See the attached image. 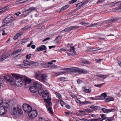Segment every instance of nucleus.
I'll use <instances>...</instances> for the list:
<instances>
[{
	"instance_id": "4468645a",
	"label": "nucleus",
	"mask_w": 121,
	"mask_h": 121,
	"mask_svg": "<svg viewBox=\"0 0 121 121\" xmlns=\"http://www.w3.org/2000/svg\"><path fill=\"white\" fill-rule=\"evenodd\" d=\"M6 112V110L4 107L2 106L0 107V115L5 114Z\"/></svg>"
},
{
	"instance_id": "b1692460",
	"label": "nucleus",
	"mask_w": 121,
	"mask_h": 121,
	"mask_svg": "<svg viewBox=\"0 0 121 121\" xmlns=\"http://www.w3.org/2000/svg\"><path fill=\"white\" fill-rule=\"evenodd\" d=\"M114 99V98L112 97H110L108 96L107 98L105 99V101L106 102H108L109 101H113Z\"/></svg>"
},
{
	"instance_id": "7ed1b4c3",
	"label": "nucleus",
	"mask_w": 121,
	"mask_h": 121,
	"mask_svg": "<svg viewBox=\"0 0 121 121\" xmlns=\"http://www.w3.org/2000/svg\"><path fill=\"white\" fill-rule=\"evenodd\" d=\"M13 17L12 16H9L6 17L3 21L4 23H6L4 25V26H9L11 24V22L13 21Z\"/></svg>"
},
{
	"instance_id": "338daca9",
	"label": "nucleus",
	"mask_w": 121,
	"mask_h": 121,
	"mask_svg": "<svg viewBox=\"0 0 121 121\" xmlns=\"http://www.w3.org/2000/svg\"><path fill=\"white\" fill-rule=\"evenodd\" d=\"M3 82V79L1 78H0V84H2Z\"/></svg>"
},
{
	"instance_id": "412c9836",
	"label": "nucleus",
	"mask_w": 121,
	"mask_h": 121,
	"mask_svg": "<svg viewBox=\"0 0 121 121\" xmlns=\"http://www.w3.org/2000/svg\"><path fill=\"white\" fill-rule=\"evenodd\" d=\"M8 55H3L0 56V62L2 61L5 59L8 56Z\"/></svg>"
},
{
	"instance_id": "aec40b11",
	"label": "nucleus",
	"mask_w": 121,
	"mask_h": 121,
	"mask_svg": "<svg viewBox=\"0 0 121 121\" xmlns=\"http://www.w3.org/2000/svg\"><path fill=\"white\" fill-rule=\"evenodd\" d=\"M16 102L17 101L15 99L12 100L9 102L8 103L9 105L10 106H11L14 105L16 103Z\"/></svg>"
},
{
	"instance_id": "0eeeda50",
	"label": "nucleus",
	"mask_w": 121,
	"mask_h": 121,
	"mask_svg": "<svg viewBox=\"0 0 121 121\" xmlns=\"http://www.w3.org/2000/svg\"><path fill=\"white\" fill-rule=\"evenodd\" d=\"M72 72H73L76 73L78 72L79 73H82L84 74L86 73H87L88 71L86 69H82L80 68H78L76 70L74 69H73L71 71Z\"/></svg>"
},
{
	"instance_id": "f8f14e48",
	"label": "nucleus",
	"mask_w": 121,
	"mask_h": 121,
	"mask_svg": "<svg viewBox=\"0 0 121 121\" xmlns=\"http://www.w3.org/2000/svg\"><path fill=\"white\" fill-rule=\"evenodd\" d=\"M67 50L71 52L76 53V52L74 50L75 48L74 46H71L70 44H68L67 46Z\"/></svg>"
},
{
	"instance_id": "c03bdc74",
	"label": "nucleus",
	"mask_w": 121,
	"mask_h": 121,
	"mask_svg": "<svg viewBox=\"0 0 121 121\" xmlns=\"http://www.w3.org/2000/svg\"><path fill=\"white\" fill-rule=\"evenodd\" d=\"M100 119H101V118H96V119H90V121H98Z\"/></svg>"
},
{
	"instance_id": "c85d7f7f",
	"label": "nucleus",
	"mask_w": 121,
	"mask_h": 121,
	"mask_svg": "<svg viewBox=\"0 0 121 121\" xmlns=\"http://www.w3.org/2000/svg\"><path fill=\"white\" fill-rule=\"evenodd\" d=\"M107 96V95L105 93H103L101 94L100 97V99H104Z\"/></svg>"
},
{
	"instance_id": "bb28decb",
	"label": "nucleus",
	"mask_w": 121,
	"mask_h": 121,
	"mask_svg": "<svg viewBox=\"0 0 121 121\" xmlns=\"http://www.w3.org/2000/svg\"><path fill=\"white\" fill-rule=\"evenodd\" d=\"M90 107L91 108L93 109L94 110H100V107L98 106H95L94 105H91L90 106Z\"/></svg>"
},
{
	"instance_id": "ea45409f",
	"label": "nucleus",
	"mask_w": 121,
	"mask_h": 121,
	"mask_svg": "<svg viewBox=\"0 0 121 121\" xmlns=\"http://www.w3.org/2000/svg\"><path fill=\"white\" fill-rule=\"evenodd\" d=\"M78 112L80 113V114H81V116L86 115V113L84 111L79 110L78 111Z\"/></svg>"
},
{
	"instance_id": "20e7f679",
	"label": "nucleus",
	"mask_w": 121,
	"mask_h": 121,
	"mask_svg": "<svg viewBox=\"0 0 121 121\" xmlns=\"http://www.w3.org/2000/svg\"><path fill=\"white\" fill-rule=\"evenodd\" d=\"M42 95L43 98L44 99V102L46 103L51 102V99L49 98V93L47 90L44 91Z\"/></svg>"
},
{
	"instance_id": "5fc2aeb1",
	"label": "nucleus",
	"mask_w": 121,
	"mask_h": 121,
	"mask_svg": "<svg viewBox=\"0 0 121 121\" xmlns=\"http://www.w3.org/2000/svg\"><path fill=\"white\" fill-rule=\"evenodd\" d=\"M98 96H97L96 97H90V99L91 100H95L96 99H97V97H98Z\"/></svg>"
},
{
	"instance_id": "a211bd4d",
	"label": "nucleus",
	"mask_w": 121,
	"mask_h": 121,
	"mask_svg": "<svg viewBox=\"0 0 121 121\" xmlns=\"http://www.w3.org/2000/svg\"><path fill=\"white\" fill-rule=\"evenodd\" d=\"M33 85L36 88L38 89V90L39 89L42 88V86L39 83L37 82H35L33 83Z\"/></svg>"
},
{
	"instance_id": "de8ad7c7",
	"label": "nucleus",
	"mask_w": 121,
	"mask_h": 121,
	"mask_svg": "<svg viewBox=\"0 0 121 121\" xmlns=\"http://www.w3.org/2000/svg\"><path fill=\"white\" fill-rule=\"evenodd\" d=\"M76 102L78 103L82 104V102H81L80 100L79 99H76Z\"/></svg>"
},
{
	"instance_id": "393cba45",
	"label": "nucleus",
	"mask_w": 121,
	"mask_h": 121,
	"mask_svg": "<svg viewBox=\"0 0 121 121\" xmlns=\"http://www.w3.org/2000/svg\"><path fill=\"white\" fill-rule=\"evenodd\" d=\"M22 34V32L18 33H17L14 36L13 39L14 40H16Z\"/></svg>"
},
{
	"instance_id": "3c124183",
	"label": "nucleus",
	"mask_w": 121,
	"mask_h": 121,
	"mask_svg": "<svg viewBox=\"0 0 121 121\" xmlns=\"http://www.w3.org/2000/svg\"><path fill=\"white\" fill-rule=\"evenodd\" d=\"M60 103L61 106L63 107V105L65 104V103L64 101L61 100H60Z\"/></svg>"
},
{
	"instance_id": "864d4df0",
	"label": "nucleus",
	"mask_w": 121,
	"mask_h": 121,
	"mask_svg": "<svg viewBox=\"0 0 121 121\" xmlns=\"http://www.w3.org/2000/svg\"><path fill=\"white\" fill-rule=\"evenodd\" d=\"M85 112H87L88 113H89L91 111V110L89 109H85Z\"/></svg>"
},
{
	"instance_id": "a18cd8bd",
	"label": "nucleus",
	"mask_w": 121,
	"mask_h": 121,
	"mask_svg": "<svg viewBox=\"0 0 121 121\" xmlns=\"http://www.w3.org/2000/svg\"><path fill=\"white\" fill-rule=\"evenodd\" d=\"M56 96L58 97L59 99H60L61 98V96L60 94L58 93H56Z\"/></svg>"
},
{
	"instance_id": "37998d69",
	"label": "nucleus",
	"mask_w": 121,
	"mask_h": 121,
	"mask_svg": "<svg viewBox=\"0 0 121 121\" xmlns=\"http://www.w3.org/2000/svg\"><path fill=\"white\" fill-rule=\"evenodd\" d=\"M83 5V3L82 2H81L78 3L76 4V7H79Z\"/></svg>"
},
{
	"instance_id": "09e8293b",
	"label": "nucleus",
	"mask_w": 121,
	"mask_h": 121,
	"mask_svg": "<svg viewBox=\"0 0 121 121\" xmlns=\"http://www.w3.org/2000/svg\"><path fill=\"white\" fill-rule=\"evenodd\" d=\"M91 102L88 101H86L85 102H82V104H88L89 103H91Z\"/></svg>"
},
{
	"instance_id": "680f3d73",
	"label": "nucleus",
	"mask_w": 121,
	"mask_h": 121,
	"mask_svg": "<svg viewBox=\"0 0 121 121\" xmlns=\"http://www.w3.org/2000/svg\"><path fill=\"white\" fill-rule=\"evenodd\" d=\"M98 39L100 40H104L105 39V38H103L102 37H99L98 38Z\"/></svg>"
},
{
	"instance_id": "0e129e2a",
	"label": "nucleus",
	"mask_w": 121,
	"mask_h": 121,
	"mask_svg": "<svg viewBox=\"0 0 121 121\" xmlns=\"http://www.w3.org/2000/svg\"><path fill=\"white\" fill-rule=\"evenodd\" d=\"M65 107L68 109H69L71 108L70 106L69 105H66Z\"/></svg>"
},
{
	"instance_id": "f257e3e1",
	"label": "nucleus",
	"mask_w": 121,
	"mask_h": 121,
	"mask_svg": "<svg viewBox=\"0 0 121 121\" xmlns=\"http://www.w3.org/2000/svg\"><path fill=\"white\" fill-rule=\"evenodd\" d=\"M12 75L15 78V83L19 87L21 86L23 84L24 79L23 80V78L19 74L13 73Z\"/></svg>"
},
{
	"instance_id": "72a5a7b5",
	"label": "nucleus",
	"mask_w": 121,
	"mask_h": 121,
	"mask_svg": "<svg viewBox=\"0 0 121 121\" xmlns=\"http://www.w3.org/2000/svg\"><path fill=\"white\" fill-rule=\"evenodd\" d=\"M69 5H66L62 7L60 10V12H61L68 8L69 7Z\"/></svg>"
},
{
	"instance_id": "052dcab7",
	"label": "nucleus",
	"mask_w": 121,
	"mask_h": 121,
	"mask_svg": "<svg viewBox=\"0 0 121 121\" xmlns=\"http://www.w3.org/2000/svg\"><path fill=\"white\" fill-rule=\"evenodd\" d=\"M105 0H98L97 2V4H98L104 1Z\"/></svg>"
},
{
	"instance_id": "c756f323",
	"label": "nucleus",
	"mask_w": 121,
	"mask_h": 121,
	"mask_svg": "<svg viewBox=\"0 0 121 121\" xmlns=\"http://www.w3.org/2000/svg\"><path fill=\"white\" fill-rule=\"evenodd\" d=\"M66 72L64 71H60L57 73L55 74V76H57L59 75H61L64 73H66Z\"/></svg>"
},
{
	"instance_id": "4be33fe9",
	"label": "nucleus",
	"mask_w": 121,
	"mask_h": 121,
	"mask_svg": "<svg viewBox=\"0 0 121 121\" xmlns=\"http://www.w3.org/2000/svg\"><path fill=\"white\" fill-rule=\"evenodd\" d=\"M36 9V7H31L26 10L25 12H28V13H29L31 12V11L35 10Z\"/></svg>"
},
{
	"instance_id": "5701e85b",
	"label": "nucleus",
	"mask_w": 121,
	"mask_h": 121,
	"mask_svg": "<svg viewBox=\"0 0 121 121\" xmlns=\"http://www.w3.org/2000/svg\"><path fill=\"white\" fill-rule=\"evenodd\" d=\"M101 49V48H94L92 47V49H91L89 50H86V51L87 52H90L92 51H98Z\"/></svg>"
},
{
	"instance_id": "e433bc0d",
	"label": "nucleus",
	"mask_w": 121,
	"mask_h": 121,
	"mask_svg": "<svg viewBox=\"0 0 121 121\" xmlns=\"http://www.w3.org/2000/svg\"><path fill=\"white\" fill-rule=\"evenodd\" d=\"M31 27V26L30 25H27L25 27H24L22 29V30H27L28 29L30 28Z\"/></svg>"
},
{
	"instance_id": "f03ea898",
	"label": "nucleus",
	"mask_w": 121,
	"mask_h": 121,
	"mask_svg": "<svg viewBox=\"0 0 121 121\" xmlns=\"http://www.w3.org/2000/svg\"><path fill=\"white\" fill-rule=\"evenodd\" d=\"M36 79L40 81L41 82H44L47 79V76L45 74H41L39 73H35V75Z\"/></svg>"
},
{
	"instance_id": "2eb2a0df",
	"label": "nucleus",
	"mask_w": 121,
	"mask_h": 121,
	"mask_svg": "<svg viewBox=\"0 0 121 121\" xmlns=\"http://www.w3.org/2000/svg\"><path fill=\"white\" fill-rule=\"evenodd\" d=\"M31 82V80L28 78H26L25 82V87L28 88L29 86V84Z\"/></svg>"
},
{
	"instance_id": "bf43d9fd",
	"label": "nucleus",
	"mask_w": 121,
	"mask_h": 121,
	"mask_svg": "<svg viewBox=\"0 0 121 121\" xmlns=\"http://www.w3.org/2000/svg\"><path fill=\"white\" fill-rule=\"evenodd\" d=\"M45 119L42 117L39 118V121H45Z\"/></svg>"
},
{
	"instance_id": "cd10ccee",
	"label": "nucleus",
	"mask_w": 121,
	"mask_h": 121,
	"mask_svg": "<svg viewBox=\"0 0 121 121\" xmlns=\"http://www.w3.org/2000/svg\"><path fill=\"white\" fill-rule=\"evenodd\" d=\"M83 91H85L86 93H89L91 91V88L87 89L86 87H85L83 88Z\"/></svg>"
},
{
	"instance_id": "ddd939ff",
	"label": "nucleus",
	"mask_w": 121,
	"mask_h": 121,
	"mask_svg": "<svg viewBox=\"0 0 121 121\" xmlns=\"http://www.w3.org/2000/svg\"><path fill=\"white\" fill-rule=\"evenodd\" d=\"M101 110L104 113H107L112 112H114L115 111V109L114 108H111L109 109H106L105 108H102Z\"/></svg>"
},
{
	"instance_id": "9b49d317",
	"label": "nucleus",
	"mask_w": 121,
	"mask_h": 121,
	"mask_svg": "<svg viewBox=\"0 0 121 121\" xmlns=\"http://www.w3.org/2000/svg\"><path fill=\"white\" fill-rule=\"evenodd\" d=\"M30 64L25 65L20 64L19 65V66L21 67H24L25 68L28 67V66H30L31 65H36L37 63L36 62H34V61H30L29 63Z\"/></svg>"
},
{
	"instance_id": "39448f33",
	"label": "nucleus",
	"mask_w": 121,
	"mask_h": 121,
	"mask_svg": "<svg viewBox=\"0 0 121 121\" xmlns=\"http://www.w3.org/2000/svg\"><path fill=\"white\" fill-rule=\"evenodd\" d=\"M23 108L24 111L28 113H30L32 110L31 106L29 105L26 104H24L23 105Z\"/></svg>"
},
{
	"instance_id": "58836bf2",
	"label": "nucleus",
	"mask_w": 121,
	"mask_h": 121,
	"mask_svg": "<svg viewBox=\"0 0 121 121\" xmlns=\"http://www.w3.org/2000/svg\"><path fill=\"white\" fill-rule=\"evenodd\" d=\"M120 2V1L116 3H114L113 2H112L109 4L108 5H110L111 6H115V5H117V4Z\"/></svg>"
},
{
	"instance_id": "4c0bfd02",
	"label": "nucleus",
	"mask_w": 121,
	"mask_h": 121,
	"mask_svg": "<svg viewBox=\"0 0 121 121\" xmlns=\"http://www.w3.org/2000/svg\"><path fill=\"white\" fill-rule=\"evenodd\" d=\"M108 76V75H99L97 76L98 77L102 78L104 79L106 78Z\"/></svg>"
},
{
	"instance_id": "4d7b16f0",
	"label": "nucleus",
	"mask_w": 121,
	"mask_h": 121,
	"mask_svg": "<svg viewBox=\"0 0 121 121\" xmlns=\"http://www.w3.org/2000/svg\"><path fill=\"white\" fill-rule=\"evenodd\" d=\"M33 43V41H30V43L27 45V46L28 47H30L31 45Z\"/></svg>"
},
{
	"instance_id": "a19ab883",
	"label": "nucleus",
	"mask_w": 121,
	"mask_h": 121,
	"mask_svg": "<svg viewBox=\"0 0 121 121\" xmlns=\"http://www.w3.org/2000/svg\"><path fill=\"white\" fill-rule=\"evenodd\" d=\"M105 84V83H104L101 84H98V85L95 84L94 85V86H95L96 87H98L100 88V87H101V86L102 85H104Z\"/></svg>"
},
{
	"instance_id": "7c9ffc66",
	"label": "nucleus",
	"mask_w": 121,
	"mask_h": 121,
	"mask_svg": "<svg viewBox=\"0 0 121 121\" xmlns=\"http://www.w3.org/2000/svg\"><path fill=\"white\" fill-rule=\"evenodd\" d=\"M82 63L85 65H90L91 63L88 60H86L83 61L82 62Z\"/></svg>"
},
{
	"instance_id": "8fccbe9b",
	"label": "nucleus",
	"mask_w": 121,
	"mask_h": 121,
	"mask_svg": "<svg viewBox=\"0 0 121 121\" xmlns=\"http://www.w3.org/2000/svg\"><path fill=\"white\" fill-rule=\"evenodd\" d=\"M18 113L20 114H22L23 112L22 111V110L20 109H18Z\"/></svg>"
},
{
	"instance_id": "473e14b6",
	"label": "nucleus",
	"mask_w": 121,
	"mask_h": 121,
	"mask_svg": "<svg viewBox=\"0 0 121 121\" xmlns=\"http://www.w3.org/2000/svg\"><path fill=\"white\" fill-rule=\"evenodd\" d=\"M21 51V50H20V49H17L12 54V55L15 56L17 54L19 53Z\"/></svg>"
},
{
	"instance_id": "6e6d98bb",
	"label": "nucleus",
	"mask_w": 121,
	"mask_h": 121,
	"mask_svg": "<svg viewBox=\"0 0 121 121\" xmlns=\"http://www.w3.org/2000/svg\"><path fill=\"white\" fill-rule=\"evenodd\" d=\"M77 82L79 84H80L82 82V81L80 79H78L77 80Z\"/></svg>"
},
{
	"instance_id": "6e6552de",
	"label": "nucleus",
	"mask_w": 121,
	"mask_h": 121,
	"mask_svg": "<svg viewBox=\"0 0 121 121\" xmlns=\"http://www.w3.org/2000/svg\"><path fill=\"white\" fill-rule=\"evenodd\" d=\"M29 113V116L31 118H35L37 115V111L34 110H32L31 112Z\"/></svg>"
},
{
	"instance_id": "79ce46f5",
	"label": "nucleus",
	"mask_w": 121,
	"mask_h": 121,
	"mask_svg": "<svg viewBox=\"0 0 121 121\" xmlns=\"http://www.w3.org/2000/svg\"><path fill=\"white\" fill-rule=\"evenodd\" d=\"M30 61H29L28 60H25L24 61V63L25 64H30L29 63L30 62Z\"/></svg>"
},
{
	"instance_id": "49530a36",
	"label": "nucleus",
	"mask_w": 121,
	"mask_h": 121,
	"mask_svg": "<svg viewBox=\"0 0 121 121\" xmlns=\"http://www.w3.org/2000/svg\"><path fill=\"white\" fill-rule=\"evenodd\" d=\"M31 55V54H30L29 55H27L26 56V59H30L31 57L30 55Z\"/></svg>"
},
{
	"instance_id": "c9c22d12",
	"label": "nucleus",
	"mask_w": 121,
	"mask_h": 121,
	"mask_svg": "<svg viewBox=\"0 0 121 121\" xmlns=\"http://www.w3.org/2000/svg\"><path fill=\"white\" fill-rule=\"evenodd\" d=\"M38 89V93L40 96H41L43 94L44 91L43 89H41V88L39 89Z\"/></svg>"
},
{
	"instance_id": "9d476101",
	"label": "nucleus",
	"mask_w": 121,
	"mask_h": 121,
	"mask_svg": "<svg viewBox=\"0 0 121 121\" xmlns=\"http://www.w3.org/2000/svg\"><path fill=\"white\" fill-rule=\"evenodd\" d=\"M79 27V26H71L66 28L62 31H64L66 32H69L71 30L75 29Z\"/></svg>"
},
{
	"instance_id": "423d86ee",
	"label": "nucleus",
	"mask_w": 121,
	"mask_h": 121,
	"mask_svg": "<svg viewBox=\"0 0 121 121\" xmlns=\"http://www.w3.org/2000/svg\"><path fill=\"white\" fill-rule=\"evenodd\" d=\"M4 78L7 82H15V80L14 77L12 76H4Z\"/></svg>"
},
{
	"instance_id": "e2e57ef3",
	"label": "nucleus",
	"mask_w": 121,
	"mask_h": 121,
	"mask_svg": "<svg viewBox=\"0 0 121 121\" xmlns=\"http://www.w3.org/2000/svg\"><path fill=\"white\" fill-rule=\"evenodd\" d=\"M61 80L63 81H65L66 78L64 77H61L60 78Z\"/></svg>"
},
{
	"instance_id": "f3484780",
	"label": "nucleus",
	"mask_w": 121,
	"mask_h": 121,
	"mask_svg": "<svg viewBox=\"0 0 121 121\" xmlns=\"http://www.w3.org/2000/svg\"><path fill=\"white\" fill-rule=\"evenodd\" d=\"M30 91L32 93H35L38 91V89L34 86H30L29 88Z\"/></svg>"
},
{
	"instance_id": "13d9d810",
	"label": "nucleus",
	"mask_w": 121,
	"mask_h": 121,
	"mask_svg": "<svg viewBox=\"0 0 121 121\" xmlns=\"http://www.w3.org/2000/svg\"><path fill=\"white\" fill-rule=\"evenodd\" d=\"M50 39V38L49 37H48L47 38L45 39H44L42 41L43 42H44V41H46L48 40H49Z\"/></svg>"
},
{
	"instance_id": "1a4fd4ad",
	"label": "nucleus",
	"mask_w": 121,
	"mask_h": 121,
	"mask_svg": "<svg viewBox=\"0 0 121 121\" xmlns=\"http://www.w3.org/2000/svg\"><path fill=\"white\" fill-rule=\"evenodd\" d=\"M46 107L48 110L49 111L50 114H53V111L52 108L51 107V102L46 103Z\"/></svg>"
},
{
	"instance_id": "69168bd1",
	"label": "nucleus",
	"mask_w": 121,
	"mask_h": 121,
	"mask_svg": "<svg viewBox=\"0 0 121 121\" xmlns=\"http://www.w3.org/2000/svg\"><path fill=\"white\" fill-rule=\"evenodd\" d=\"M103 60L102 59H96L95 60L97 62H98L101 61V60Z\"/></svg>"
},
{
	"instance_id": "603ef678",
	"label": "nucleus",
	"mask_w": 121,
	"mask_h": 121,
	"mask_svg": "<svg viewBox=\"0 0 121 121\" xmlns=\"http://www.w3.org/2000/svg\"><path fill=\"white\" fill-rule=\"evenodd\" d=\"M79 121H87V119L84 118H82L81 119H80Z\"/></svg>"
},
{
	"instance_id": "a878e982",
	"label": "nucleus",
	"mask_w": 121,
	"mask_h": 121,
	"mask_svg": "<svg viewBox=\"0 0 121 121\" xmlns=\"http://www.w3.org/2000/svg\"><path fill=\"white\" fill-rule=\"evenodd\" d=\"M118 18H115L112 19H111L109 20H108L106 22L109 23V25H110L111 24V23L116 21L118 20Z\"/></svg>"
},
{
	"instance_id": "2f4dec72",
	"label": "nucleus",
	"mask_w": 121,
	"mask_h": 121,
	"mask_svg": "<svg viewBox=\"0 0 121 121\" xmlns=\"http://www.w3.org/2000/svg\"><path fill=\"white\" fill-rule=\"evenodd\" d=\"M62 37L61 36H59L57 37L56 39H55L54 40V41L56 43H58L59 41V40L58 39H61Z\"/></svg>"
},
{
	"instance_id": "dca6fc26",
	"label": "nucleus",
	"mask_w": 121,
	"mask_h": 121,
	"mask_svg": "<svg viewBox=\"0 0 121 121\" xmlns=\"http://www.w3.org/2000/svg\"><path fill=\"white\" fill-rule=\"evenodd\" d=\"M36 49L38 52H39L40 51L46 50L47 49V47L45 45H42L41 46L37 48Z\"/></svg>"
},
{
	"instance_id": "774afa93",
	"label": "nucleus",
	"mask_w": 121,
	"mask_h": 121,
	"mask_svg": "<svg viewBox=\"0 0 121 121\" xmlns=\"http://www.w3.org/2000/svg\"><path fill=\"white\" fill-rule=\"evenodd\" d=\"M118 63L119 65L121 67V61H118Z\"/></svg>"
},
{
	"instance_id": "f704fd0d",
	"label": "nucleus",
	"mask_w": 121,
	"mask_h": 121,
	"mask_svg": "<svg viewBox=\"0 0 121 121\" xmlns=\"http://www.w3.org/2000/svg\"><path fill=\"white\" fill-rule=\"evenodd\" d=\"M99 23H95L94 24H91L89 26H87L86 27H95L97 26V25H99Z\"/></svg>"
},
{
	"instance_id": "6ab92c4d",
	"label": "nucleus",
	"mask_w": 121,
	"mask_h": 121,
	"mask_svg": "<svg viewBox=\"0 0 121 121\" xmlns=\"http://www.w3.org/2000/svg\"><path fill=\"white\" fill-rule=\"evenodd\" d=\"M9 9L8 6H5L3 8L0 9V14L6 11Z\"/></svg>"
}]
</instances>
